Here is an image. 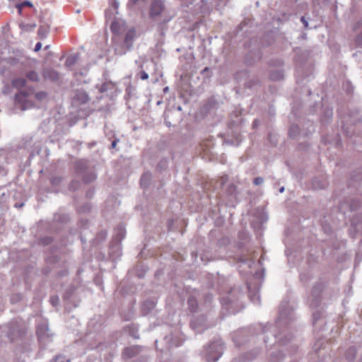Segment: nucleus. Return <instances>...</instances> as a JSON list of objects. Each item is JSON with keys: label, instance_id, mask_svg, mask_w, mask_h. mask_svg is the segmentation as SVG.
I'll list each match as a JSON object with an SVG mask.
<instances>
[{"label": "nucleus", "instance_id": "1", "mask_svg": "<svg viewBox=\"0 0 362 362\" xmlns=\"http://www.w3.org/2000/svg\"><path fill=\"white\" fill-rule=\"evenodd\" d=\"M296 319L294 308L286 301H282L279 310V316L274 327H262L261 325L255 327L244 328L235 332L232 339L235 346H240L245 344L249 337L257 334V330L264 334L263 339L266 346L270 341L268 332L270 330L271 342L279 343L281 346L288 345V351L292 354L297 351L298 346L292 342L293 335L291 332V325Z\"/></svg>", "mask_w": 362, "mask_h": 362}, {"label": "nucleus", "instance_id": "2", "mask_svg": "<svg viewBox=\"0 0 362 362\" xmlns=\"http://www.w3.org/2000/svg\"><path fill=\"white\" fill-rule=\"evenodd\" d=\"M341 131L348 142L354 146L362 144V135L358 125L362 122V115L357 107L341 105L337 109Z\"/></svg>", "mask_w": 362, "mask_h": 362}, {"label": "nucleus", "instance_id": "3", "mask_svg": "<svg viewBox=\"0 0 362 362\" xmlns=\"http://www.w3.org/2000/svg\"><path fill=\"white\" fill-rule=\"evenodd\" d=\"M115 44L122 47L121 50L115 49V54H123L129 50L136 37L134 27H129L126 22L115 16Z\"/></svg>", "mask_w": 362, "mask_h": 362}, {"label": "nucleus", "instance_id": "4", "mask_svg": "<svg viewBox=\"0 0 362 362\" xmlns=\"http://www.w3.org/2000/svg\"><path fill=\"white\" fill-rule=\"evenodd\" d=\"M26 80L18 78L13 81V86L20 90L16 95V103L22 110L30 108L35 105V100L41 101L46 98L47 93L44 91L34 93L33 88H26Z\"/></svg>", "mask_w": 362, "mask_h": 362}, {"label": "nucleus", "instance_id": "5", "mask_svg": "<svg viewBox=\"0 0 362 362\" xmlns=\"http://www.w3.org/2000/svg\"><path fill=\"white\" fill-rule=\"evenodd\" d=\"M274 41L272 33H266L259 39L255 37L252 38L245 45L248 47L249 51L245 57V62L247 65H252L255 62L260 60L262 56L261 52L262 47H268Z\"/></svg>", "mask_w": 362, "mask_h": 362}, {"label": "nucleus", "instance_id": "6", "mask_svg": "<svg viewBox=\"0 0 362 362\" xmlns=\"http://www.w3.org/2000/svg\"><path fill=\"white\" fill-rule=\"evenodd\" d=\"M226 296L220 298V302L223 309L228 314H235L243 308L241 298L244 296L245 291L238 288H222Z\"/></svg>", "mask_w": 362, "mask_h": 362}, {"label": "nucleus", "instance_id": "7", "mask_svg": "<svg viewBox=\"0 0 362 362\" xmlns=\"http://www.w3.org/2000/svg\"><path fill=\"white\" fill-rule=\"evenodd\" d=\"M308 52L303 51L300 54L297 53L296 62V76L298 84H304L305 81H309L313 73V66L308 59Z\"/></svg>", "mask_w": 362, "mask_h": 362}, {"label": "nucleus", "instance_id": "8", "mask_svg": "<svg viewBox=\"0 0 362 362\" xmlns=\"http://www.w3.org/2000/svg\"><path fill=\"white\" fill-rule=\"evenodd\" d=\"M323 98H320V100L315 102L313 105H310L309 107V115H314L317 110H320V122L322 129L325 128L332 121L333 110L332 107L322 103Z\"/></svg>", "mask_w": 362, "mask_h": 362}, {"label": "nucleus", "instance_id": "9", "mask_svg": "<svg viewBox=\"0 0 362 362\" xmlns=\"http://www.w3.org/2000/svg\"><path fill=\"white\" fill-rule=\"evenodd\" d=\"M204 349L206 362H216L223 353L224 344L221 338L214 337Z\"/></svg>", "mask_w": 362, "mask_h": 362}, {"label": "nucleus", "instance_id": "10", "mask_svg": "<svg viewBox=\"0 0 362 362\" xmlns=\"http://www.w3.org/2000/svg\"><path fill=\"white\" fill-rule=\"evenodd\" d=\"M300 124L302 125L300 128L298 124H291L288 130V136L290 138L300 140L308 137L313 132H315V127L313 123L308 119V122H302L299 119Z\"/></svg>", "mask_w": 362, "mask_h": 362}, {"label": "nucleus", "instance_id": "11", "mask_svg": "<svg viewBox=\"0 0 362 362\" xmlns=\"http://www.w3.org/2000/svg\"><path fill=\"white\" fill-rule=\"evenodd\" d=\"M185 339L186 338L181 330L178 328H175L163 338L162 341L165 344V347L160 348V350L163 352L165 350L178 347L183 344Z\"/></svg>", "mask_w": 362, "mask_h": 362}, {"label": "nucleus", "instance_id": "12", "mask_svg": "<svg viewBox=\"0 0 362 362\" xmlns=\"http://www.w3.org/2000/svg\"><path fill=\"white\" fill-rule=\"evenodd\" d=\"M263 272L262 273L256 272L252 279L247 282L246 288L248 292V297L255 304H259L260 303L259 291L262 283V279L263 278Z\"/></svg>", "mask_w": 362, "mask_h": 362}, {"label": "nucleus", "instance_id": "13", "mask_svg": "<svg viewBox=\"0 0 362 362\" xmlns=\"http://www.w3.org/2000/svg\"><path fill=\"white\" fill-rule=\"evenodd\" d=\"M327 290V283L320 279L311 290L310 305L312 308L318 307L321 302L322 294H325Z\"/></svg>", "mask_w": 362, "mask_h": 362}, {"label": "nucleus", "instance_id": "14", "mask_svg": "<svg viewBox=\"0 0 362 362\" xmlns=\"http://www.w3.org/2000/svg\"><path fill=\"white\" fill-rule=\"evenodd\" d=\"M284 63L281 59H272L269 62V77L272 81H281L284 78Z\"/></svg>", "mask_w": 362, "mask_h": 362}, {"label": "nucleus", "instance_id": "15", "mask_svg": "<svg viewBox=\"0 0 362 362\" xmlns=\"http://www.w3.org/2000/svg\"><path fill=\"white\" fill-rule=\"evenodd\" d=\"M243 112L244 110L242 108L236 107L230 115V119L228 122V128L229 129H240V127L243 125L245 119L243 117Z\"/></svg>", "mask_w": 362, "mask_h": 362}, {"label": "nucleus", "instance_id": "16", "mask_svg": "<svg viewBox=\"0 0 362 362\" xmlns=\"http://www.w3.org/2000/svg\"><path fill=\"white\" fill-rule=\"evenodd\" d=\"M210 326L204 315H194L190 322V327L197 333H202Z\"/></svg>", "mask_w": 362, "mask_h": 362}, {"label": "nucleus", "instance_id": "17", "mask_svg": "<svg viewBox=\"0 0 362 362\" xmlns=\"http://www.w3.org/2000/svg\"><path fill=\"white\" fill-rule=\"evenodd\" d=\"M164 119L165 124L168 126H176L182 119V114L175 108H170L165 111Z\"/></svg>", "mask_w": 362, "mask_h": 362}, {"label": "nucleus", "instance_id": "18", "mask_svg": "<svg viewBox=\"0 0 362 362\" xmlns=\"http://www.w3.org/2000/svg\"><path fill=\"white\" fill-rule=\"evenodd\" d=\"M115 259L116 257L122 256V247L120 245L121 240L124 238L126 230L122 225H119L117 228H115Z\"/></svg>", "mask_w": 362, "mask_h": 362}, {"label": "nucleus", "instance_id": "19", "mask_svg": "<svg viewBox=\"0 0 362 362\" xmlns=\"http://www.w3.org/2000/svg\"><path fill=\"white\" fill-rule=\"evenodd\" d=\"M234 259L239 264V267L243 268V269L240 270V272H247V270H249L255 263L250 255L247 254L236 255Z\"/></svg>", "mask_w": 362, "mask_h": 362}, {"label": "nucleus", "instance_id": "20", "mask_svg": "<svg viewBox=\"0 0 362 362\" xmlns=\"http://www.w3.org/2000/svg\"><path fill=\"white\" fill-rule=\"evenodd\" d=\"M224 194L228 200V204L231 206H235L238 202L239 195L237 186L233 183H230L226 187Z\"/></svg>", "mask_w": 362, "mask_h": 362}, {"label": "nucleus", "instance_id": "21", "mask_svg": "<svg viewBox=\"0 0 362 362\" xmlns=\"http://www.w3.org/2000/svg\"><path fill=\"white\" fill-rule=\"evenodd\" d=\"M242 140L243 138L240 134V129H230V132L228 133L223 142L228 145L238 146L242 142Z\"/></svg>", "mask_w": 362, "mask_h": 362}, {"label": "nucleus", "instance_id": "22", "mask_svg": "<svg viewBox=\"0 0 362 362\" xmlns=\"http://www.w3.org/2000/svg\"><path fill=\"white\" fill-rule=\"evenodd\" d=\"M326 325L325 315L323 310H316L313 314V325L315 331H321L324 329Z\"/></svg>", "mask_w": 362, "mask_h": 362}, {"label": "nucleus", "instance_id": "23", "mask_svg": "<svg viewBox=\"0 0 362 362\" xmlns=\"http://www.w3.org/2000/svg\"><path fill=\"white\" fill-rule=\"evenodd\" d=\"M358 351L354 346H351L340 353L337 362H354L357 356Z\"/></svg>", "mask_w": 362, "mask_h": 362}, {"label": "nucleus", "instance_id": "24", "mask_svg": "<svg viewBox=\"0 0 362 362\" xmlns=\"http://www.w3.org/2000/svg\"><path fill=\"white\" fill-rule=\"evenodd\" d=\"M165 9V5L162 0H153L150 7V16L155 19L159 16Z\"/></svg>", "mask_w": 362, "mask_h": 362}, {"label": "nucleus", "instance_id": "25", "mask_svg": "<svg viewBox=\"0 0 362 362\" xmlns=\"http://www.w3.org/2000/svg\"><path fill=\"white\" fill-rule=\"evenodd\" d=\"M143 349V346L139 345H134L127 346L123 349L122 358L124 360L132 358L139 355Z\"/></svg>", "mask_w": 362, "mask_h": 362}, {"label": "nucleus", "instance_id": "26", "mask_svg": "<svg viewBox=\"0 0 362 362\" xmlns=\"http://www.w3.org/2000/svg\"><path fill=\"white\" fill-rule=\"evenodd\" d=\"M219 105L214 98H210L202 108V112L205 115H213Z\"/></svg>", "mask_w": 362, "mask_h": 362}, {"label": "nucleus", "instance_id": "27", "mask_svg": "<svg viewBox=\"0 0 362 362\" xmlns=\"http://www.w3.org/2000/svg\"><path fill=\"white\" fill-rule=\"evenodd\" d=\"M86 163L85 161H78L76 164V168L77 170V172L79 175H81L83 176V180L85 182H90L93 181L95 179V175L94 173H88L87 175H82L86 168Z\"/></svg>", "mask_w": 362, "mask_h": 362}, {"label": "nucleus", "instance_id": "28", "mask_svg": "<svg viewBox=\"0 0 362 362\" xmlns=\"http://www.w3.org/2000/svg\"><path fill=\"white\" fill-rule=\"evenodd\" d=\"M105 28L104 30V35L106 37L107 35V28H109L110 31L113 34V11L112 8V4H110L109 8H107L105 11Z\"/></svg>", "mask_w": 362, "mask_h": 362}, {"label": "nucleus", "instance_id": "29", "mask_svg": "<svg viewBox=\"0 0 362 362\" xmlns=\"http://www.w3.org/2000/svg\"><path fill=\"white\" fill-rule=\"evenodd\" d=\"M328 185L327 177L325 175L320 174L314 177L311 180V185L313 189H323Z\"/></svg>", "mask_w": 362, "mask_h": 362}, {"label": "nucleus", "instance_id": "30", "mask_svg": "<svg viewBox=\"0 0 362 362\" xmlns=\"http://www.w3.org/2000/svg\"><path fill=\"white\" fill-rule=\"evenodd\" d=\"M215 146V139L214 136H209V137L203 139L200 142V147L202 151L206 154L211 153L212 149Z\"/></svg>", "mask_w": 362, "mask_h": 362}, {"label": "nucleus", "instance_id": "31", "mask_svg": "<svg viewBox=\"0 0 362 362\" xmlns=\"http://www.w3.org/2000/svg\"><path fill=\"white\" fill-rule=\"evenodd\" d=\"M156 305L155 299H147L144 300L141 305V313L144 315H148L153 313Z\"/></svg>", "mask_w": 362, "mask_h": 362}, {"label": "nucleus", "instance_id": "32", "mask_svg": "<svg viewBox=\"0 0 362 362\" xmlns=\"http://www.w3.org/2000/svg\"><path fill=\"white\" fill-rule=\"evenodd\" d=\"M322 140L325 144H331L337 148H339L341 146V139L339 133L335 136L328 134L322 135Z\"/></svg>", "mask_w": 362, "mask_h": 362}, {"label": "nucleus", "instance_id": "33", "mask_svg": "<svg viewBox=\"0 0 362 362\" xmlns=\"http://www.w3.org/2000/svg\"><path fill=\"white\" fill-rule=\"evenodd\" d=\"M362 181V168L357 169L352 172L349 182V187H355V184L357 185Z\"/></svg>", "mask_w": 362, "mask_h": 362}, {"label": "nucleus", "instance_id": "34", "mask_svg": "<svg viewBox=\"0 0 362 362\" xmlns=\"http://www.w3.org/2000/svg\"><path fill=\"white\" fill-rule=\"evenodd\" d=\"M148 268L141 262H138L131 272L136 275L138 278L142 279L144 277Z\"/></svg>", "mask_w": 362, "mask_h": 362}, {"label": "nucleus", "instance_id": "35", "mask_svg": "<svg viewBox=\"0 0 362 362\" xmlns=\"http://www.w3.org/2000/svg\"><path fill=\"white\" fill-rule=\"evenodd\" d=\"M259 353H260V349L259 348H256L254 350H252L250 352H247V353L244 354L243 355H242L240 357V361H241L243 362L252 361L254 358H255Z\"/></svg>", "mask_w": 362, "mask_h": 362}, {"label": "nucleus", "instance_id": "36", "mask_svg": "<svg viewBox=\"0 0 362 362\" xmlns=\"http://www.w3.org/2000/svg\"><path fill=\"white\" fill-rule=\"evenodd\" d=\"M43 76L45 79H48L52 81H57L59 78V74L51 69H46L43 71Z\"/></svg>", "mask_w": 362, "mask_h": 362}, {"label": "nucleus", "instance_id": "37", "mask_svg": "<svg viewBox=\"0 0 362 362\" xmlns=\"http://www.w3.org/2000/svg\"><path fill=\"white\" fill-rule=\"evenodd\" d=\"M284 357L285 354L283 351H275L270 354L269 361L270 362H282Z\"/></svg>", "mask_w": 362, "mask_h": 362}, {"label": "nucleus", "instance_id": "38", "mask_svg": "<svg viewBox=\"0 0 362 362\" xmlns=\"http://www.w3.org/2000/svg\"><path fill=\"white\" fill-rule=\"evenodd\" d=\"M136 288L133 284L122 283L121 284V293L122 295H130L135 292Z\"/></svg>", "mask_w": 362, "mask_h": 362}, {"label": "nucleus", "instance_id": "39", "mask_svg": "<svg viewBox=\"0 0 362 362\" xmlns=\"http://www.w3.org/2000/svg\"><path fill=\"white\" fill-rule=\"evenodd\" d=\"M187 304L190 312L196 313L198 310L199 303L197 298L194 296H190L188 298Z\"/></svg>", "mask_w": 362, "mask_h": 362}, {"label": "nucleus", "instance_id": "40", "mask_svg": "<svg viewBox=\"0 0 362 362\" xmlns=\"http://www.w3.org/2000/svg\"><path fill=\"white\" fill-rule=\"evenodd\" d=\"M151 180V173L149 172H145L141 175L140 179V185L142 188H147L150 185Z\"/></svg>", "mask_w": 362, "mask_h": 362}, {"label": "nucleus", "instance_id": "41", "mask_svg": "<svg viewBox=\"0 0 362 362\" xmlns=\"http://www.w3.org/2000/svg\"><path fill=\"white\" fill-rule=\"evenodd\" d=\"M320 223L325 233L329 234L332 233V228L329 222V218L327 216L325 215L320 220Z\"/></svg>", "mask_w": 362, "mask_h": 362}, {"label": "nucleus", "instance_id": "42", "mask_svg": "<svg viewBox=\"0 0 362 362\" xmlns=\"http://www.w3.org/2000/svg\"><path fill=\"white\" fill-rule=\"evenodd\" d=\"M125 332L128 333L129 336L132 338L137 339L139 338V335L138 334V328L135 325H130L127 326L124 328Z\"/></svg>", "mask_w": 362, "mask_h": 362}, {"label": "nucleus", "instance_id": "43", "mask_svg": "<svg viewBox=\"0 0 362 362\" xmlns=\"http://www.w3.org/2000/svg\"><path fill=\"white\" fill-rule=\"evenodd\" d=\"M74 100L81 104H84L88 100V96L83 91H78L74 97Z\"/></svg>", "mask_w": 362, "mask_h": 362}, {"label": "nucleus", "instance_id": "44", "mask_svg": "<svg viewBox=\"0 0 362 362\" xmlns=\"http://www.w3.org/2000/svg\"><path fill=\"white\" fill-rule=\"evenodd\" d=\"M349 208L351 211L358 210L361 205L362 201L360 198L354 197L349 199Z\"/></svg>", "mask_w": 362, "mask_h": 362}, {"label": "nucleus", "instance_id": "45", "mask_svg": "<svg viewBox=\"0 0 362 362\" xmlns=\"http://www.w3.org/2000/svg\"><path fill=\"white\" fill-rule=\"evenodd\" d=\"M257 223H253L252 225L255 228H261V226L267 221V216L264 212L258 213L257 216Z\"/></svg>", "mask_w": 362, "mask_h": 362}, {"label": "nucleus", "instance_id": "46", "mask_svg": "<svg viewBox=\"0 0 362 362\" xmlns=\"http://www.w3.org/2000/svg\"><path fill=\"white\" fill-rule=\"evenodd\" d=\"M309 21H310V18L306 16L300 17V22L302 23L305 30H310L316 28L315 25H313L312 23L310 24Z\"/></svg>", "mask_w": 362, "mask_h": 362}, {"label": "nucleus", "instance_id": "47", "mask_svg": "<svg viewBox=\"0 0 362 362\" xmlns=\"http://www.w3.org/2000/svg\"><path fill=\"white\" fill-rule=\"evenodd\" d=\"M259 83V79L256 76H253L251 78H248L245 82V86L247 88H253L255 86Z\"/></svg>", "mask_w": 362, "mask_h": 362}, {"label": "nucleus", "instance_id": "48", "mask_svg": "<svg viewBox=\"0 0 362 362\" xmlns=\"http://www.w3.org/2000/svg\"><path fill=\"white\" fill-rule=\"evenodd\" d=\"M343 88L348 95H351L354 93V86L349 81H346L343 84Z\"/></svg>", "mask_w": 362, "mask_h": 362}, {"label": "nucleus", "instance_id": "49", "mask_svg": "<svg viewBox=\"0 0 362 362\" xmlns=\"http://www.w3.org/2000/svg\"><path fill=\"white\" fill-rule=\"evenodd\" d=\"M26 78L31 81H38L39 76L35 71H29L26 73Z\"/></svg>", "mask_w": 362, "mask_h": 362}, {"label": "nucleus", "instance_id": "50", "mask_svg": "<svg viewBox=\"0 0 362 362\" xmlns=\"http://www.w3.org/2000/svg\"><path fill=\"white\" fill-rule=\"evenodd\" d=\"M168 167V160L165 158L161 159L156 165V170L158 171H163Z\"/></svg>", "mask_w": 362, "mask_h": 362}, {"label": "nucleus", "instance_id": "51", "mask_svg": "<svg viewBox=\"0 0 362 362\" xmlns=\"http://www.w3.org/2000/svg\"><path fill=\"white\" fill-rule=\"evenodd\" d=\"M313 277V274L310 272H301L300 274V279L303 282H308Z\"/></svg>", "mask_w": 362, "mask_h": 362}, {"label": "nucleus", "instance_id": "52", "mask_svg": "<svg viewBox=\"0 0 362 362\" xmlns=\"http://www.w3.org/2000/svg\"><path fill=\"white\" fill-rule=\"evenodd\" d=\"M135 88L132 86H129L126 89V99L132 98L135 95Z\"/></svg>", "mask_w": 362, "mask_h": 362}, {"label": "nucleus", "instance_id": "53", "mask_svg": "<svg viewBox=\"0 0 362 362\" xmlns=\"http://www.w3.org/2000/svg\"><path fill=\"white\" fill-rule=\"evenodd\" d=\"M250 22V20L245 19L243 20L236 28L235 30V35H238V33L243 30L244 28Z\"/></svg>", "mask_w": 362, "mask_h": 362}, {"label": "nucleus", "instance_id": "54", "mask_svg": "<svg viewBox=\"0 0 362 362\" xmlns=\"http://www.w3.org/2000/svg\"><path fill=\"white\" fill-rule=\"evenodd\" d=\"M228 180V175H223L220 177V179L217 182V185H219L221 187H223V186L227 183Z\"/></svg>", "mask_w": 362, "mask_h": 362}, {"label": "nucleus", "instance_id": "55", "mask_svg": "<svg viewBox=\"0 0 362 362\" xmlns=\"http://www.w3.org/2000/svg\"><path fill=\"white\" fill-rule=\"evenodd\" d=\"M212 299H213V296H212V294H211L209 293H206L204 296V303L206 305H207V304L210 305L211 303Z\"/></svg>", "mask_w": 362, "mask_h": 362}, {"label": "nucleus", "instance_id": "56", "mask_svg": "<svg viewBox=\"0 0 362 362\" xmlns=\"http://www.w3.org/2000/svg\"><path fill=\"white\" fill-rule=\"evenodd\" d=\"M201 74L204 76V78H209L211 76V72L209 67H205L201 71Z\"/></svg>", "mask_w": 362, "mask_h": 362}, {"label": "nucleus", "instance_id": "57", "mask_svg": "<svg viewBox=\"0 0 362 362\" xmlns=\"http://www.w3.org/2000/svg\"><path fill=\"white\" fill-rule=\"evenodd\" d=\"M355 42L358 46L362 45V31L356 36Z\"/></svg>", "mask_w": 362, "mask_h": 362}, {"label": "nucleus", "instance_id": "58", "mask_svg": "<svg viewBox=\"0 0 362 362\" xmlns=\"http://www.w3.org/2000/svg\"><path fill=\"white\" fill-rule=\"evenodd\" d=\"M362 28V18L358 20L354 25V30L355 31Z\"/></svg>", "mask_w": 362, "mask_h": 362}, {"label": "nucleus", "instance_id": "59", "mask_svg": "<svg viewBox=\"0 0 362 362\" xmlns=\"http://www.w3.org/2000/svg\"><path fill=\"white\" fill-rule=\"evenodd\" d=\"M264 179L262 177H257L254 179L253 183L255 185H260L263 183Z\"/></svg>", "mask_w": 362, "mask_h": 362}, {"label": "nucleus", "instance_id": "60", "mask_svg": "<svg viewBox=\"0 0 362 362\" xmlns=\"http://www.w3.org/2000/svg\"><path fill=\"white\" fill-rule=\"evenodd\" d=\"M148 361V357L146 355H141L139 356L135 362H147Z\"/></svg>", "mask_w": 362, "mask_h": 362}, {"label": "nucleus", "instance_id": "61", "mask_svg": "<svg viewBox=\"0 0 362 362\" xmlns=\"http://www.w3.org/2000/svg\"><path fill=\"white\" fill-rule=\"evenodd\" d=\"M122 315L126 320H130L134 316V312L130 309L127 316L123 315V314Z\"/></svg>", "mask_w": 362, "mask_h": 362}, {"label": "nucleus", "instance_id": "62", "mask_svg": "<svg viewBox=\"0 0 362 362\" xmlns=\"http://www.w3.org/2000/svg\"><path fill=\"white\" fill-rule=\"evenodd\" d=\"M268 139L274 145H276L277 143V140L276 139H274V136H273L272 134H271V133L269 134V135H268Z\"/></svg>", "mask_w": 362, "mask_h": 362}, {"label": "nucleus", "instance_id": "63", "mask_svg": "<svg viewBox=\"0 0 362 362\" xmlns=\"http://www.w3.org/2000/svg\"><path fill=\"white\" fill-rule=\"evenodd\" d=\"M141 79L146 80L148 78V74L145 71H141L139 73Z\"/></svg>", "mask_w": 362, "mask_h": 362}, {"label": "nucleus", "instance_id": "64", "mask_svg": "<svg viewBox=\"0 0 362 362\" xmlns=\"http://www.w3.org/2000/svg\"><path fill=\"white\" fill-rule=\"evenodd\" d=\"M47 30L45 28L40 27L38 30V34L41 35L42 37H44L46 35Z\"/></svg>", "mask_w": 362, "mask_h": 362}]
</instances>
